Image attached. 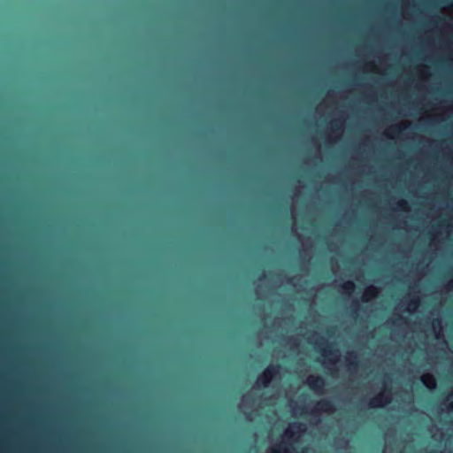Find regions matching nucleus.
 <instances>
[{"instance_id": "obj_3", "label": "nucleus", "mask_w": 453, "mask_h": 453, "mask_svg": "<svg viewBox=\"0 0 453 453\" xmlns=\"http://www.w3.org/2000/svg\"><path fill=\"white\" fill-rule=\"evenodd\" d=\"M308 387L316 393H322L326 380L321 376H310L307 379Z\"/></svg>"}, {"instance_id": "obj_7", "label": "nucleus", "mask_w": 453, "mask_h": 453, "mask_svg": "<svg viewBox=\"0 0 453 453\" xmlns=\"http://www.w3.org/2000/svg\"><path fill=\"white\" fill-rule=\"evenodd\" d=\"M321 354L324 356V357H332L333 358H329V361L330 362H334L336 361V358L338 357V350L337 349H323L320 350Z\"/></svg>"}, {"instance_id": "obj_13", "label": "nucleus", "mask_w": 453, "mask_h": 453, "mask_svg": "<svg viewBox=\"0 0 453 453\" xmlns=\"http://www.w3.org/2000/svg\"><path fill=\"white\" fill-rule=\"evenodd\" d=\"M433 326L434 329H436L438 327L439 330H441V321L439 319L434 320Z\"/></svg>"}, {"instance_id": "obj_18", "label": "nucleus", "mask_w": 453, "mask_h": 453, "mask_svg": "<svg viewBox=\"0 0 453 453\" xmlns=\"http://www.w3.org/2000/svg\"><path fill=\"white\" fill-rule=\"evenodd\" d=\"M326 333H327V334H328V335H331V334H332V331H331V330H329V329L327 330V332H326Z\"/></svg>"}, {"instance_id": "obj_8", "label": "nucleus", "mask_w": 453, "mask_h": 453, "mask_svg": "<svg viewBox=\"0 0 453 453\" xmlns=\"http://www.w3.org/2000/svg\"><path fill=\"white\" fill-rule=\"evenodd\" d=\"M341 288L343 290V292L347 294H351L354 291L356 285L352 280H347L341 285Z\"/></svg>"}, {"instance_id": "obj_9", "label": "nucleus", "mask_w": 453, "mask_h": 453, "mask_svg": "<svg viewBox=\"0 0 453 453\" xmlns=\"http://www.w3.org/2000/svg\"><path fill=\"white\" fill-rule=\"evenodd\" d=\"M377 294V289L373 286H369L365 288V294H364V300H367L366 297L371 298L374 297Z\"/></svg>"}, {"instance_id": "obj_2", "label": "nucleus", "mask_w": 453, "mask_h": 453, "mask_svg": "<svg viewBox=\"0 0 453 453\" xmlns=\"http://www.w3.org/2000/svg\"><path fill=\"white\" fill-rule=\"evenodd\" d=\"M391 402V392L386 389L370 399L368 406L371 408L383 407Z\"/></svg>"}, {"instance_id": "obj_11", "label": "nucleus", "mask_w": 453, "mask_h": 453, "mask_svg": "<svg viewBox=\"0 0 453 453\" xmlns=\"http://www.w3.org/2000/svg\"><path fill=\"white\" fill-rule=\"evenodd\" d=\"M397 207L403 211H406L407 210V202L405 200H400L397 202Z\"/></svg>"}, {"instance_id": "obj_5", "label": "nucleus", "mask_w": 453, "mask_h": 453, "mask_svg": "<svg viewBox=\"0 0 453 453\" xmlns=\"http://www.w3.org/2000/svg\"><path fill=\"white\" fill-rule=\"evenodd\" d=\"M358 356L356 352L350 351L348 353L347 361L349 371H356L358 367L357 362Z\"/></svg>"}, {"instance_id": "obj_10", "label": "nucleus", "mask_w": 453, "mask_h": 453, "mask_svg": "<svg viewBox=\"0 0 453 453\" xmlns=\"http://www.w3.org/2000/svg\"><path fill=\"white\" fill-rule=\"evenodd\" d=\"M302 426H303V424H302V423H293V424L291 425V429H288V430H286V432H285V435H286L287 437H288V438L292 437V436L294 435V432H293V430H294V429L301 430Z\"/></svg>"}, {"instance_id": "obj_4", "label": "nucleus", "mask_w": 453, "mask_h": 453, "mask_svg": "<svg viewBox=\"0 0 453 453\" xmlns=\"http://www.w3.org/2000/svg\"><path fill=\"white\" fill-rule=\"evenodd\" d=\"M335 410V406L334 403L327 399H323L319 401L316 403V407L314 409V411L317 412H325V413H331Z\"/></svg>"}, {"instance_id": "obj_14", "label": "nucleus", "mask_w": 453, "mask_h": 453, "mask_svg": "<svg viewBox=\"0 0 453 453\" xmlns=\"http://www.w3.org/2000/svg\"><path fill=\"white\" fill-rule=\"evenodd\" d=\"M390 131L394 134H398L401 132V128L399 127L394 126L390 127Z\"/></svg>"}, {"instance_id": "obj_6", "label": "nucleus", "mask_w": 453, "mask_h": 453, "mask_svg": "<svg viewBox=\"0 0 453 453\" xmlns=\"http://www.w3.org/2000/svg\"><path fill=\"white\" fill-rule=\"evenodd\" d=\"M421 382L429 389H434L436 388V380L431 373L424 374L421 377Z\"/></svg>"}, {"instance_id": "obj_12", "label": "nucleus", "mask_w": 453, "mask_h": 453, "mask_svg": "<svg viewBox=\"0 0 453 453\" xmlns=\"http://www.w3.org/2000/svg\"><path fill=\"white\" fill-rule=\"evenodd\" d=\"M418 303H419L418 299H412L409 303V305L411 308V310H415L418 306Z\"/></svg>"}, {"instance_id": "obj_16", "label": "nucleus", "mask_w": 453, "mask_h": 453, "mask_svg": "<svg viewBox=\"0 0 453 453\" xmlns=\"http://www.w3.org/2000/svg\"><path fill=\"white\" fill-rule=\"evenodd\" d=\"M333 124H334V126L336 128H338V127H339L338 120H334V121L333 122Z\"/></svg>"}, {"instance_id": "obj_15", "label": "nucleus", "mask_w": 453, "mask_h": 453, "mask_svg": "<svg viewBox=\"0 0 453 453\" xmlns=\"http://www.w3.org/2000/svg\"><path fill=\"white\" fill-rule=\"evenodd\" d=\"M274 452H276V453L281 452V449H274ZM282 452L283 453H288V450L287 449H282Z\"/></svg>"}, {"instance_id": "obj_19", "label": "nucleus", "mask_w": 453, "mask_h": 453, "mask_svg": "<svg viewBox=\"0 0 453 453\" xmlns=\"http://www.w3.org/2000/svg\"><path fill=\"white\" fill-rule=\"evenodd\" d=\"M450 407L453 408V402L451 403Z\"/></svg>"}, {"instance_id": "obj_17", "label": "nucleus", "mask_w": 453, "mask_h": 453, "mask_svg": "<svg viewBox=\"0 0 453 453\" xmlns=\"http://www.w3.org/2000/svg\"><path fill=\"white\" fill-rule=\"evenodd\" d=\"M397 320L405 321V319L403 317H399Z\"/></svg>"}, {"instance_id": "obj_1", "label": "nucleus", "mask_w": 453, "mask_h": 453, "mask_svg": "<svg viewBox=\"0 0 453 453\" xmlns=\"http://www.w3.org/2000/svg\"><path fill=\"white\" fill-rule=\"evenodd\" d=\"M279 365H269L257 379V385L261 388H268L273 379L279 374Z\"/></svg>"}]
</instances>
